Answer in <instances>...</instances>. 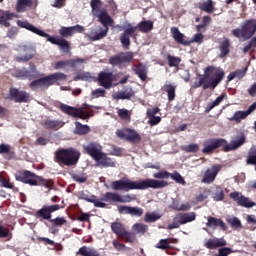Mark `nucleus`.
I'll use <instances>...</instances> for the list:
<instances>
[{
  "label": "nucleus",
  "instance_id": "1",
  "mask_svg": "<svg viewBox=\"0 0 256 256\" xmlns=\"http://www.w3.org/2000/svg\"><path fill=\"white\" fill-rule=\"evenodd\" d=\"M169 182L165 180L145 179L140 181H132L129 178H122L111 182L110 187L113 191H145L146 189H165Z\"/></svg>",
  "mask_w": 256,
  "mask_h": 256
},
{
  "label": "nucleus",
  "instance_id": "2",
  "mask_svg": "<svg viewBox=\"0 0 256 256\" xmlns=\"http://www.w3.org/2000/svg\"><path fill=\"white\" fill-rule=\"evenodd\" d=\"M199 78L196 79L192 85V89H199L202 87L204 91L211 89L213 91L217 85L223 81L225 72L222 69H217L214 66H208L204 70V75L199 74Z\"/></svg>",
  "mask_w": 256,
  "mask_h": 256
},
{
  "label": "nucleus",
  "instance_id": "3",
  "mask_svg": "<svg viewBox=\"0 0 256 256\" xmlns=\"http://www.w3.org/2000/svg\"><path fill=\"white\" fill-rule=\"evenodd\" d=\"M17 25L22 29H27L31 31V33H35V35H39V37H44L49 43H52V45H57L63 53H71V43L65 38L61 36H51L27 21L18 20Z\"/></svg>",
  "mask_w": 256,
  "mask_h": 256
},
{
  "label": "nucleus",
  "instance_id": "4",
  "mask_svg": "<svg viewBox=\"0 0 256 256\" xmlns=\"http://www.w3.org/2000/svg\"><path fill=\"white\" fill-rule=\"evenodd\" d=\"M81 159V152L76 148H59L54 153V161L58 165H65L66 167H75Z\"/></svg>",
  "mask_w": 256,
  "mask_h": 256
},
{
  "label": "nucleus",
  "instance_id": "5",
  "mask_svg": "<svg viewBox=\"0 0 256 256\" xmlns=\"http://www.w3.org/2000/svg\"><path fill=\"white\" fill-rule=\"evenodd\" d=\"M16 181L30 185L31 187H46L50 189L53 186V180L45 179L29 170L20 171L15 175Z\"/></svg>",
  "mask_w": 256,
  "mask_h": 256
},
{
  "label": "nucleus",
  "instance_id": "6",
  "mask_svg": "<svg viewBox=\"0 0 256 256\" xmlns=\"http://www.w3.org/2000/svg\"><path fill=\"white\" fill-rule=\"evenodd\" d=\"M136 29H138L140 33H150V31H153V21H141L137 24L136 27H133L131 24H128V28H126L124 30V33L120 35V42L124 49H129V47H131V37L135 38Z\"/></svg>",
  "mask_w": 256,
  "mask_h": 256
},
{
  "label": "nucleus",
  "instance_id": "7",
  "mask_svg": "<svg viewBox=\"0 0 256 256\" xmlns=\"http://www.w3.org/2000/svg\"><path fill=\"white\" fill-rule=\"evenodd\" d=\"M29 87L32 91H37V89H49L51 85H55L56 81H67V75L61 72H55L46 77L34 78Z\"/></svg>",
  "mask_w": 256,
  "mask_h": 256
},
{
  "label": "nucleus",
  "instance_id": "8",
  "mask_svg": "<svg viewBox=\"0 0 256 256\" xmlns=\"http://www.w3.org/2000/svg\"><path fill=\"white\" fill-rule=\"evenodd\" d=\"M97 17L105 29L103 30V28L99 27L95 32L92 31L89 35L90 41L104 39V37H107V33H109V27H113V18L107 13V10L100 11Z\"/></svg>",
  "mask_w": 256,
  "mask_h": 256
},
{
  "label": "nucleus",
  "instance_id": "9",
  "mask_svg": "<svg viewBox=\"0 0 256 256\" xmlns=\"http://www.w3.org/2000/svg\"><path fill=\"white\" fill-rule=\"evenodd\" d=\"M233 37L242 41H249L256 33V19L245 20L240 27L231 31Z\"/></svg>",
  "mask_w": 256,
  "mask_h": 256
},
{
  "label": "nucleus",
  "instance_id": "10",
  "mask_svg": "<svg viewBox=\"0 0 256 256\" xmlns=\"http://www.w3.org/2000/svg\"><path fill=\"white\" fill-rule=\"evenodd\" d=\"M85 107H89V105L84 104L81 108H75L61 103L59 109L62 111V113H65V115H69V117H74V119H82L85 121V119H89L91 117V114L85 111Z\"/></svg>",
  "mask_w": 256,
  "mask_h": 256
},
{
  "label": "nucleus",
  "instance_id": "11",
  "mask_svg": "<svg viewBox=\"0 0 256 256\" xmlns=\"http://www.w3.org/2000/svg\"><path fill=\"white\" fill-rule=\"evenodd\" d=\"M197 219V214L195 212L178 213L173 218V222L167 226V229H179L181 225H186V223H191Z\"/></svg>",
  "mask_w": 256,
  "mask_h": 256
},
{
  "label": "nucleus",
  "instance_id": "12",
  "mask_svg": "<svg viewBox=\"0 0 256 256\" xmlns=\"http://www.w3.org/2000/svg\"><path fill=\"white\" fill-rule=\"evenodd\" d=\"M226 143L227 140L223 138H210L203 143L204 148L202 149V153L211 155L215 149H219L220 147H223V151H225Z\"/></svg>",
  "mask_w": 256,
  "mask_h": 256
},
{
  "label": "nucleus",
  "instance_id": "13",
  "mask_svg": "<svg viewBox=\"0 0 256 256\" xmlns=\"http://www.w3.org/2000/svg\"><path fill=\"white\" fill-rule=\"evenodd\" d=\"M116 135L119 139H124L128 143H139L141 141V135L131 128L117 130Z\"/></svg>",
  "mask_w": 256,
  "mask_h": 256
},
{
  "label": "nucleus",
  "instance_id": "14",
  "mask_svg": "<svg viewBox=\"0 0 256 256\" xmlns=\"http://www.w3.org/2000/svg\"><path fill=\"white\" fill-rule=\"evenodd\" d=\"M59 209H61V205L59 204L43 205L42 208L35 213V217L40 221L42 219H44L45 221H51V214L55 213V211H59Z\"/></svg>",
  "mask_w": 256,
  "mask_h": 256
},
{
  "label": "nucleus",
  "instance_id": "15",
  "mask_svg": "<svg viewBox=\"0 0 256 256\" xmlns=\"http://www.w3.org/2000/svg\"><path fill=\"white\" fill-rule=\"evenodd\" d=\"M15 77L17 79H39V77H42V74L37 71V66L34 64H30V69L27 70V68L18 69L15 71Z\"/></svg>",
  "mask_w": 256,
  "mask_h": 256
},
{
  "label": "nucleus",
  "instance_id": "16",
  "mask_svg": "<svg viewBox=\"0 0 256 256\" xmlns=\"http://www.w3.org/2000/svg\"><path fill=\"white\" fill-rule=\"evenodd\" d=\"M29 97V93L26 91H21L15 87H11L6 99H8V101H14V103H29Z\"/></svg>",
  "mask_w": 256,
  "mask_h": 256
},
{
  "label": "nucleus",
  "instance_id": "17",
  "mask_svg": "<svg viewBox=\"0 0 256 256\" xmlns=\"http://www.w3.org/2000/svg\"><path fill=\"white\" fill-rule=\"evenodd\" d=\"M133 52H120L109 59L110 65L120 66L123 63H131L133 61Z\"/></svg>",
  "mask_w": 256,
  "mask_h": 256
},
{
  "label": "nucleus",
  "instance_id": "18",
  "mask_svg": "<svg viewBox=\"0 0 256 256\" xmlns=\"http://www.w3.org/2000/svg\"><path fill=\"white\" fill-rule=\"evenodd\" d=\"M230 198L239 205V207H245L246 209H251V207H255L256 203L251 201L248 197L240 195L238 191H234L230 193Z\"/></svg>",
  "mask_w": 256,
  "mask_h": 256
},
{
  "label": "nucleus",
  "instance_id": "19",
  "mask_svg": "<svg viewBox=\"0 0 256 256\" xmlns=\"http://www.w3.org/2000/svg\"><path fill=\"white\" fill-rule=\"evenodd\" d=\"M84 151L96 161L100 157V155L103 153V146L99 144L98 142H90L87 145L83 146Z\"/></svg>",
  "mask_w": 256,
  "mask_h": 256
},
{
  "label": "nucleus",
  "instance_id": "20",
  "mask_svg": "<svg viewBox=\"0 0 256 256\" xmlns=\"http://www.w3.org/2000/svg\"><path fill=\"white\" fill-rule=\"evenodd\" d=\"M83 31H85V27L79 24L70 27L62 26L59 29V35L63 39H69V37H73L75 33H83Z\"/></svg>",
  "mask_w": 256,
  "mask_h": 256
},
{
  "label": "nucleus",
  "instance_id": "21",
  "mask_svg": "<svg viewBox=\"0 0 256 256\" xmlns=\"http://www.w3.org/2000/svg\"><path fill=\"white\" fill-rule=\"evenodd\" d=\"M219 171H221V165H214L211 168H208L203 175L201 183L211 185V183H213L217 178V175H219Z\"/></svg>",
  "mask_w": 256,
  "mask_h": 256
},
{
  "label": "nucleus",
  "instance_id": "22",
  "mask_svg": "<svg viewBox=\"0 0 256 256\" xmlns=\"http://www.w3.org/2000/svg\"><path fill=\"white\" fill-rule=\"evenodd\" d=\"M245 141L246 138L244 133L235 136V138L230 142V144H227V142L224 144L225 153H229V151H235L236 149H239V147L245 145Z\"/></svg>",
  "mask_w": 256,
  "mask_h": 256
},
{
  "label": "nucleus",
  "instance_id": "23",
  "mask_svg": "<svg viewBox=\"0 0 256 256\" xmlns=\"http://www.w3.org/2000/svg\"><path fill=\"white\" fill-rule=\"evenodd\" d=\"M98 83L104 89H111L113 87V73L112 72H100L98 74Z\"/></svg>",
  "mask_w": 256,
  "mask_h": 256
},
{
  "label": "nucleus",
  "instance_id": "24",
  "mask_svg": "<svg viewBox=\"0 0 256 256\" xmlns=\"http://www.w3.org/2000/svg\"><path fill=\"white\" fill-rule=\"evenodd\" d=\"M204 247L210 250L219 249V247H227V240H225L224 237L210 238L205 242Z\"/></svg>",
  "mask_w": 256,
  "mask_h": 256
},
{
  "label": "nucleus",
  "instance_id": "25",
  "mask_svg": "<svg viewBox=\"0 0 256 256\" xmlns=\"http://www.w3.org/2000/svg\"><path fill=\"white\" fill-rule=\"evenodd\" d=\"M85 59L83 58H76V59H70V60H61L55 63L54 68L57 69H65L67 65H70V67H77V64L79 63H85Z\"/></svg>",
  "mask_w": 256,
  "mask_h": 256
},
{
  "label": "nucleus",
  "instance_id": "26",
  "mask_svg": "<svg viewBox=\"0 0 256 256\" xmlns=\"http://www.w3.org/2000/svg\"><path fill=\"white\" fill-rule=\"evenodd\" d=\"M170 33L172 38L174 39V41H176V43H178V45H184V46L190 45V42L185 40V34L181 33V31H179V28L172 27L170 29Z\"/></svg>",
  "mask_w": 256,
  "mask_h": 256
},
{
  "label": "nucleus",
  "instance_id": "27",
  "mask_svg": "<svg viewBox=\"0 0 256 256\" xmlns=\"http://www.w3.org/2000/svg\"><path fill=\"white\" fill-rule=\"evenodd\" d=\"M206 225H207V227H210L211 229H215V228L219 227L221 229V231H227V224H225V222L223 220H221L220 218L208 216Z\"/></svg>",
  "mask_w": 256,
  "mask_h": 256
},
{
  "label": "nucleus",
  "instance_id": "28",
  "mask_svg": "<svg viewBox=\"0 0 256 256\" xmlns=\"http://www.w3.org/2000/svg\"><path fill=\"white\" fill-rule=\"evenodd\" d=\"M23 51L25 53L24 55L15 57V61H17V63H27V61H31V59L35 57V49L24 46Z\"/></svg>",
  "mask_w": 256,
  "mask_h": 256
},
{
  "label": "nucleus",
  "instance_id": "29",
  "mask_svg": "<svg viewBox=\"0 0 256 256\" xmlns=\"http://www.w3.org/2000/svg\"><path fill=\"white\" fill-rule=\"evenodd\" d=\"M219 50H220V54H219L220 59L227 57V55L231 53V40H229V38H223V40L219 44Z\"/></svg>",
  "mask_w": 256,
  "mask_h": 256
},
{
  "label": "nucleus",
  "instance_id": "30",
  "mask_svg": "<svg viewBox=\"0 0 256 256\" xmlns=\"http://www.w3.org/2000/svg\"><path fill=\"white\" fill-rule=\"evenodd\" d=\"M133 71L135 75L141 79V81H147V73H148V68L145 66L143 63H138L134 65Z\"/></svg>",
  "mask_w": 256,
  "mask_h": 256
},
{
  "label": "nucleus",
  "instance_id": "31",
  "mask_svg": "<svg viewBox=\"0 0 256 256\" xmlns=\"http://www.w3.org/2000/svg\"><path fill=\"white\" fill-rule=\"evenodd\" d=\"M96 163H98V165H100L101 167H115V160L112 158H109L107 156V153L102 152L100 157L98 159L95 160Z\"/></svg>",
  "mask_w": 256,
  "mask_h": 256
},
{
  "label": "nucleus",
  "instance_id": "32",
  "mask_svg": "<svg viewBox=\"0 0 256 256\" xmlns=\"http://www.w3.org/2000/svg\"><path fill=\"white\" fill-rule=\"evenodd\" d=\"M76 255L80 256H101L99 251L93 247H87V246H82L79 248V250L76 252Z\"/></svg>",
  "mask_w": 256,
  "mask_h": 256
},
{
  "label": "nucleus",
  "instance_id": "33",
  "mask_svg": "<svg viewBox=\"0 0 256 256\" xmlns=\"http://www.w3.org/2000/svg\"><path fill=\"white\" fill-rule=\"evenodd\" d=\"M13 17H15V14L0 9V25L3 27H11V23H9V21H11Z\"/></svg>",
  "mask_w": 256,
  "mask_h": 256
},
{
  "label": "nucleus",
  "instance_id": "34",
  "mask_svg": "<svg viewBox=\"0 0 256 256\" xmlns=\"http://www.w3.org/2000/svg\"><path fill=\"white\" fill-rule=\"evenodd\" d=\"M135 97V91H133V88H126L123 91L117 92L114 95V99H122V100H130L131 98Z\"/></svg>",
  "mask_w": 256,
  "mask_h": 256
},
{
  "label": "nucleus",
  "instance_id": "35",
  "mask_svg": "<svg viewBox=\"0 0 256 256\" xmlns=\"http://www.w3.org/2000/svg\"><path fill=\"white\" fill-rule=\"evenodd\" d=\"M162 91H164L165 93H167L168 96V101H175V91H177V86L174 84H165L162 87Z\"/></svg>",
  "mask_w": 256,
  "mask_h": 256
},
{
  "label": "nucleus",
  "instance_id": "36",
  "mask_svg": "<svg viewBox=\"0 0 256 256\" xmlns=\"http://www.w3.org/2000/svg\"><path fill=\"white\" fill-rule=\"evenodd\" d=\"M198 9L205 13H213V11H215V4L213 3V0H206L205 2L199 3Z\"/></svg>",
  "mask_w": 256,
  "mask_h": 256
},
{
  "label": "nucleus",
  "instance_id": "37",
  "mask_svg": "<svg viewBox=\"0 0 256 256\" xmlns=\"http://www.w3.org/2000/svg\"><path fill=\"white\" fill-rule=\"evenodd\" d=\"M111 229H112V232L115 233V235H117V237H120V238L123 237V234L127 231L125 229V226H123L121 222H112Z\"/></svg>",
  "mask_w": 256,
  "mask_h": 256
},
{
  "label": "nucleus",
  "instance_id": "38",
  "mask_svg": "<svg viewBox=\"0 0 256 256\" xmlns=\"http://www.w3.org/2000/svg\"><path fill=\"white\" fill-rule=\"evenodd\" d=\"M91 132L89 125L82 124L81 122H75V134L76 135H87Z\"/></svg>",
  "mask_w": 256,
  "mask_h": 256
},
{
  "label": "nucleus",
  "instance_id": "39",
  "mask_svg": "<svg viewBox=\"0 0 256 256\" xmlns=\"http://www.w3.org/2000/svg\"><path fill=\"white\" fill-rule=\"evenodd\" d=\"M63 122L60 120H45L44 121V127L45 129H53L54 131H57L63 127Z\"/></svg>",
  "mask_w": 256,
  "mask_h": 256
},
{
  "label": "nucleus",
  "instance_id": "40",
  "mask_svg": "<svg viewBox=\"0 0 256 256\" xmlns=\"http://www.w3.org/2000/svg\"><path fill=\"white\" fill-rule=\"evenodd\" d=\"M100 201H105L106 203L111 201L113 203H119V194L115 192H106L104 195H102Z\"/></svg>",
  "mask_w": 256,
  "mask_h": 256
},
{
  "label": "nucleus",
  "instance_id": "41",
  "mask_svg": "<svg viewBox=\"0 0 256 256\" xmlns=\"http://www.w3.org/2000/svg\"><path fill=\"white\" fill-rule=\"evenodd\" d=\"M163 215L159 212H146L144 216L145 223H155L156 221H159Z\"/></svg>",
  "mask_w": 256,
  "mask_h": 256
},
{
  "label": "nucleus",
  "instance_id": "42",
  "mask_svg": "<svg viewBox=\"0 0 256 256\" xmlns=\"http://www.w3.org/2000/svg\"><path fill=\"white\" fill-rule=\"evenodd\" d=\"M32 5V0H18L16 4V11L18 13H23L24 11H27V7H31Z\"/></svg>",
  "mask_w": 256,
  "mask_h": 256
},
{
  "label": "nucleus",
  "instance_id": "43",
  "mask_svg": "<svg viewBox=\"0 0 256 256\" xmlns=\"http://www.w3.org/2000/svg\"><path fill=\"white\" fill-rule=\"evenodd\" d=\"M227 223L230 224V227L232 229H235L236 231H239V229H243V224L241 223V220L239 218L233 216L226 219Z\"/></svg>",
  "mask_w": 256,
  "mask_h": 256
},
{
  "label": "nucleus",
  "instance_id": "44",
  "mask_svg": "<svg viewBox=\"0 0 256 256\" xmlns=\"http://www.w3.org/2000/svg\"><path fill=\"white\" fill-rule=\"evenodd\" d=\"M213 201L219 202L225 199V191L221 186H216L212 196Z\"/></svg>",
  "mask_w": 256,
  "mask_h": 256
},
{
  "label": "nucleus",
  "instance_id": "45",
  "mask_svg": "<svg viewBox=\"0 0 256 256\" xmlns=\"http://www.w3.org/2000/svg\"><path fill=\"white\" fill-rule=\"evenodd\" d=\"M249 117V114L247 111H236L234 115L229 118V121H235V123H240L243 121V119H247Z\"/></svg>",
  "mask_w": 256,
  "mask_h": 256
},
{
  "label": "nucleus",
  "instance_id": "46",
  "mask_svg": "<svg viewBox=\"0 0 256 256\" xmlns=\"http://www.w3.org/2000/svg\"><path fill=\"white\" fill-rule=\"evenodd\" d=\"M132 229L136 234L145 235L149 231V226L143 223H135Z\"/></svg>",
  "mask_w": 256,
  "mask_h": 256
},
{
  "label": "nucleus",
  "instance_id": "47",
  "mask_svg": "<svg viewBox=\"0 0 256 256\" xmlns=\"http://www.w3.org/2000/svg\"><path fill=\"white\" fill-rule=\"evenodd\" d=\"M247 73V69L244 70H236L234 72H231L227 76L228 81H233V79H243Z\"/></svg>",
  "mask_w": 256,
  "mask_h": 256
},
{
  "label": "nucleus",
  "instance_id": "48",
  "mask_svg": "<svg viewBox=\"0 0 256 256\" xmlns=\"http://www.w3.org/2000/svg\"><path fill=\"white\" fill-rule=\"evenodd\" d=\"M255 49H256V36L252 37L250 41L247 43V45L244 46L243 53H249V51H251V53H255Z\"/></svg>",
  "mask_w": 256,
  "mask_h": 256
},
{
  "label": "nucleus",
  "instance_id": "49",
  "mask_svg": "<svg viewBox=\"0 0 256 256\" xmlns=\"http://www.w3.org/2000/svg\"><path fill=\"white\" fill-rule=\"evenodd\" d=\"M156 249H161L165 251L171 249V239H161L158 244L155 245Z\"/></svg>",
  "mask_w": 256,
  "mask_h": 256
},
{
  "label": "nucleus",
  "instance_id": "50",
  "mask_svg": "<svg viewBox=\"0 0 256 256\" xmlns=\"http://www.w3.org/2000/svg\"><path fill=\"white\" fill-rule=\"evenodd\" d=\"M167 61L169 67H179V65H181V58L177 56H171V54H168Z\"/></svg>",
  "mask_w": 256,
  "mask_h": 256
},
{
  "label": "nucleus",
  "instance_id": "51",
  "mask_svg": "<svg viewBox=\"0 0 256 256\" xmlns=\"http://www.w3.org/2000/svg\"><path fill=\"white\" fill-rule=\"evenodd\" d=\"M117 113L122 121H131V112H129V110L122 108L119 109Z\"/></svg>",
  "mask_w": 256,
  "mask_h": 256
},
{
  "label": "nucleus",
  "instance_id": "52",
  "mask_svg": "<svg viewBox=\"0 0 256 256\" xmlns=\"http://www.w3.org/2000/svg\"><path fill=\"white\" fill-rule=\"evenodd\" d=\"M247 165H255L256 164V149H250L248 152V157L246 159Z\"/></svg>",
  "mask_w": 256,
  "mask_h": 256
},
{
  "label": "nucleus",
  "instance_id": "53",
  "mask_svg": "<svg viewBox=\"0 0 256 256\" xmlns=\"http://www.w3.org/2000/svg\"><path fill=\"white\" fill-rule=\"evenodd\" d=\"M120 238L124 239L126 243H135L136 236H135V233L128 232L126 230Z\"/></svg>",
  "mask_w": 256,
  "mask_h": 256
},
{
  "label": "nucleus",
  "instance_id": "54",
  "mask_svg": "<svg viewBox=\"0 0 256 256\" xmlns=\"http://www.w3.org/2000/svg\"><path fill=\"white\" fill-rule=\"evenodd\" d=\"M102 6H103V2H101V0H91L90 1V7H91L93 13H99Z\"/></svg>",
  "mask_w": 256,
  "mask_h": 256
},
{
  "label": "nucleus",
  "instance_id": "55",
  "mask_svg": "<svg viewBox=\"0 0 256 256\" xmlns=\"http://www.w3.org/2000/svg\"><path fill=\"white\" fill-rule=\"evenodd\" d=\"M170 177L176 183H179L180 185H185V179L183 178V176H181V174H179V172L174 171L173 173H170Z\"/></svg>",
  "mask_w": 256,
  "mask_h": 256
},
{
  "label": "nucleus",
  "instance_id": "56",
  "mask_svg": "<svg viewBox=\"0 0 256 256\" xmlns=\"http://www.w3.org/2000/svg\"><path fill=\"white\" fill-rule=\"evenodd\" d=\"M182 151L186 153H197L199 152V144H189L182 147Z\"/></svg>",
  "mask_w": 256,
  "mask_h": 256
},
{
  "label": "nucleus",
  "instance_id": "57",
  "mask_svg": "<svg viewBox=\"0 0 256 256\" xmlns=\"http://www.w3.org/2000/svg\"><path fill=\"white\" fill-rule=\"evenodd\" d=\"M50 223H52L54 227H63V225L67 223V219H65V217H57L54 219H50Z\"/></svg>",
  "mask_w": 256,
  "mask_h": 256
},
{
  "label": "nucleus",
  "instance_id": "58",
  "mask_svg": "<svg viewBox=\"0 0 256 256\" xmlns=\"http://www.w3.org/2000/svg\"><path fill=\"white\" fill-rule=\"evenodd\" d=\"M170 176L171 172H167V170H162L153 174L154 179H169Z\"/></svg>",
  "mask_w": 256,
  "mask_h": 256
},
{
  "label": "nucleus",
  "instance_id": "59",
  "mask_svg": "<svg viewBox=\"0 0 256 256\" xmlns=\"http://www.w3.org/2000/svg\"><path fill=\"white\" fill-rule=\"evenodd\" d=\"M129 215L134 217H141L143 215V209L140 207H131Z\"/></svg>",
  "mask_w": 256,
  "mask_h": 256
},
{
  "label": "nucleus",
  "instance_id": "60",
  "mask_svg": "<svg viewBox=\"0 0 256 256\" xmlns=\"http://www.w3.org/2000/svg\"><path fill=\"white\" fill-rule=\"evenodd\" d=\"M11 153V145L0 144V155H9Z\"/></svg>",
  "mask_w": 256,
  "mask_h": 256
},
{
  "label": "nucleus",
  "instance_id": "61",
  "mask_svg": "<svg viewBox=\"0 0 256 256\" xmlns=\"http://www.w3.org/2000/svg\"><path fill=\"white\" fill-rule=\"evenodd\" d=\"M231 253H233V249L223 246V248L219 249L218 256H228L231 255Z\"/></svg>",
  "mask_w": 256,
  "mask_h": 256
},
{
  "label": "nucleus",
  "instance_id": "62",
  "mask_svg": "<svg viewBox=\"0 0 256 256\" xmlns=\"http://www.w3.org/2000/svg\"><path fill=\"white\" fill-rule=\"evenodd\" d=\"M148 117H149L148 123L149 125H151V127H155V125H159L161 121L160 116H148Z\"/></svg>",
  "mask_w": 256,
  "mask_h": 256
},
{
  "label": "nucleus",
  "instance_id": "63",
  "mask_svg": "<svg viewBox=\"0 0 256 256\" xmlns=\"http://www.w3.org/2000/svg\"><path fill=\"white\" fill-rule=\"evenodd\" d=\"M17 33H19V30L17 29V27H11L10 29H8L7 37L9 39H15V37L17 36Z\"/></svg>",
  "mask_w": 256,
  "mask_h": 256
},
{
  "label": "nucleus",
  "instance_id": "64",
  "mask_svg": "<svg viewBox=\"0 0 256 256\" xmlns=\"http://www.w3.org/2000/svg\"><path fill=\"white\" fill-rule=\"evenodd\" d=\"M105 93H106L105 89L98 88L92 91V96H94L97 99L99 97H105Z\"/></svg>",
  "mask_w": 256,
  "mask_h": 256
}]
</instances>
